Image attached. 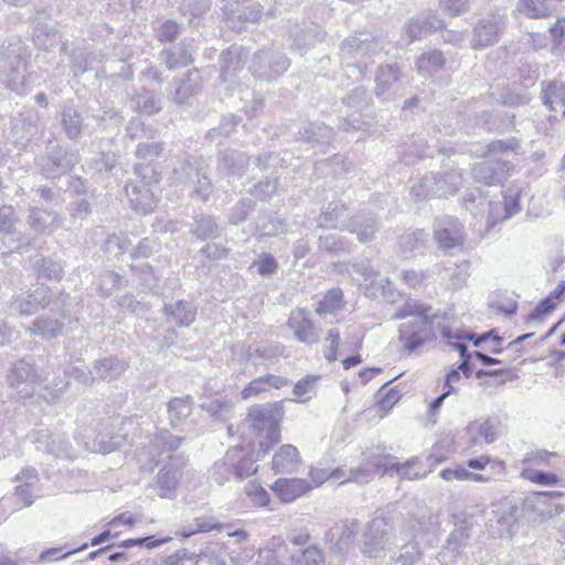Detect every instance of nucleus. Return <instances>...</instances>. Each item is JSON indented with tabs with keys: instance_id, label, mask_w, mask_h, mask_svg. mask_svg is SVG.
<instances>
[{
	"instance_id": "52",
	"label": "nucleus",
	"mask_w": 565,
	"mask_h": 565,
	"mask_svg": "<svg viewBox=\"0 0 565 565\" xmlns=\"http://www.w3.org/2000/svg\"><path fill=\"white\" fill-rule=\"evenodd\" d=\"M445 64L443 53L439 51H430L420 55L417 61V70L422 75L430 76L437 73Z\"/></svg>"
},
{
	"instance_id": "18",
	"label": "nucleus",
	"mask_w": 565,
	"mask_h": 565,
	"mask_svg": "<svg viewBox=\"0 0 565 565\" xmlns=\"http://www.w3.org/2000/svg\"><path fill=\"white\" fill-rule=\"evenodd\" d=\"M295 339L306 345H313L320 341L321 329L311 320L310 313L305 308L294 309L287 321Z\"/></svg>"
},
{
	"instance_id": "10",
	"label": "nucleus",
	"mask_w": 565,
	"mask_h": 565,
	"mask_svg": "<svg viewBox=\"0 0 565 565\" xmlns=\"http://www.w3.org/2000/svg\"><path fill=\"white\" fill-rule=\"evenodd\" d=\"M135 173L141 179V183H127L125 186L126 194L135 211L142 214L150 213L157 204L156 196L150 188L154 179V170L149 166L143 167L141 163H137Z\"/></svg>"
},
{
	"instance_id": "46",
	"label": "nucleus",
	"mask_w": 565,
	"mask_h": 565,
	"mask_svg": "<svg viewBox=\"0 0 565 565\" xmlns=\"http://www.w3.org/2000/svg\"><path fill=\"white\" fill-rule=\"evenodd\" d=\"M358 527L359 522L355 519L343 521L338 540L331 546V550L340 554L347 553L355 541Z\"/></svg>"
},
{
	"instance_id": "6",
	"label": "nucleus",
	"mask_w": 565,
	"mask_h": 565,
	"mask_svg": "<svg viewBox=\"0 0 565 565\" xmlns=\"http://www.w3.org/2000/svg\"><path fill=\"white\" fill-rule=\"evenodd\" d=\"M173 178L191 189L192 199L206 202L213 192V184L203 171L202 161L199 158L190 156L181 161L173 169Z\"/></svg>"
},
{
	"instance_id": "43",
	"label": "nucleus",
	"mask_w": 565,
	"mask_h": 565,
	"mask_svg": "<svg viewBox=\"0 0 565 565\" xmlns=\"http://www.w3.org/2000/svg\"><path fill=\"white\" fill-rule=\"evenodd\" d=\"M280 354L281 350L279 345L269 342H260L248 352V361L254 365L268 366L276 363Z\"/></svg>"
},
{
	"instance_id": "64",
	"label": "nucleus",
	"mask_w": 565,
	"mask_h": 565,
	"mask_svg": "<svg viewBox=\"0 0 565 565\" xmlns=\"http://www.w3.org/2000/svg\"><path fill=\"white\" fill-rule=\"evenodd\" d=\"M342 290L340 288H333L329 290L324 297L318 302L316 312L319 315L333 312L341 307Z\"/></svg>"
},
{
	"instance_id": "58",
	"label": "nucleus",
	"mask_w": 565,
	"mask_h": 565,
	"mask_svg": "<svg viewBox=\"0 0 565 565\" xmlns=\"http://www.w3.org/2000/svg\"><path fill=\"white\" fill-rule=\"evenodd\" d=\"M130 270L141 284L149 288L154 289L160 280V276L156 273L153 267L148 263L131 265Z\"/></svg>"
},
{
	"instance_id": "13",
	"label": "nucleus",
	"mask_w": 565,
	"mask_h": 565,
	"mask_svg": "<svg viewBox=\"0 0 565 565\" xmlns=\"http://www.w3.org/2000/svg\"><path fill=\"white\" fill-rule=\"evenodd\" d=\"M42 381L41 375L36 372L34 364L21 359L14 362L8 372L7 383L15 390L21 398L31 397L33 395V386Z\"/></svg>"
},
{
	"instance_id": "36",
	"label": "nucleus",
	"mask_w": 565,
	"mask_h": 565,
	"mask_svg": "<svg viewBox=\"0 0 565 565\" xmlns=\"http://www.w3.org/2000/svg\"><path fill=\"white\" fill-rule=\"evenodd\" d=\"M438 525L437 516L424 513L419 518H409L404 521L401 533L406 537H416L434 531Z\"/></svg>"
},
{
	"instance_id": "23",
	"label": "nucleus",
	"mask_w": 565,
	"mask_h": 565,
	"mask_svg": "<svg viewBox=\"0 0 565 565\" xmlns=\"http://www.w3.org/2000/svg\"><path fill=\"white\" fill-rule=\"evenodd\" d=\"M444 21L436 12L428 11L412 18L403 29V39L412 43L422 39L427 33L443 29Z\"/></svg>"
},
{
	"instance_id": "19",
	"label": "nucleus",
	"mask_w": 565,
	"mask_h": 565,
	"mask_svg": "<svg viewBox=\"0 0 565 565\" xmlns=\"http://www.w3.org/2000/svg\"><path fill=\"white\" fill-rule=\"evenodd\" d=\"M512 164L502 159L483 160L471 167V175L476 182L484 185L502 183L509 175Z\"/></svg>"
},
{
	"instance_id": "31",
	"label": "nucleus",
	"mask_w": 565,
	"mask_h": 565,
	"mask_svg": "<svg viewBox=\"0 0 565 565\" xmlns=\"http://www.w3.org/2000/svg\"><path fill=\"white\" fill-rule=\"evenodd\" d=\"M13 480L20 482L14 488V497L22 502V507H31L34 502L33 487L39 482L36 469L31 467L23 468Z\"/></svg>"
},
{
	"instance_id": "28",
	"label": "nucleus",
	"mask_w": 565,
	"mask_h": 565,
	"mask_svg": "<svg viewBox=\"0 0 565 565\" xmlns=\"http://www.w3.org/2000/svg\"><path fill=\"white\" fill-rule=\"evenodd\" d=\"M129 363L117 355H107L96 360L93 370L100 381L110 382L119 379L128 369Z\"/></svg>"
},
{
	"instance_id": "62",
	"label": "nucleus",
	"mask_w": 565,
	"mask_h": 565,
	"mask_svg": "<svg viewBox=\"0 0 565 565\" xmlns=\"http://www.w3.org/2000/svg\"><path fill=\"white\" fill-rule=\"evenodd\" d=\"M255 205L256 204L252 199H241L231 209L228 214V222L233 225L243 223L247 218L248 214L255 209Z\"/></svg>"
},
{
	"instance_id": "60",
	"label": "nucleus",
	"mask_w": 565,
	"mask_h": 565,
	"mask_svg": "<svg viewBox=\"0 0 565 565\" xmlns=\"http://www.w3.org/2000/svg\"><path fill=\"white\" fill-rule=\"evenodd\" d=\"M279 191L278 178H266L258 181L250 190L249 193L260 201H268L271 196Z\"/></svg>"
},
{
	"instance_id": "40",
	"label": "nucleus",
	"mask_w": 565,
	"mask_h": 565,
	"mask_svg": "<svg viewBox=\"0 0 565 565\" xmlns=\"http://www.w3.org/2000/svg\"><path fill=\"white\" fill-rule=\"evenodd\" d=\"M61 126L71 140L78 139L85 127L82 114L73 107H64L61 111Z\"/></svg>"
},
{
	"instance_id": "20",
	"label": "nucleus",
	"mask_w": 565,
	"mask_h": 565,
	"mask_svg": "<svg viewBox=\"0 0 565 565\" xmlns=\"http://www.w3.org/2000/svg\"><path fill=\"white\" fill-rule=\"evenodd\" d=\"M380 228V221L374 213L361 210L341 225V231L356 235L360 243L365 244L375 239Z\"/></svg>"
},
{
	"instance_id": "47",
	"label": "nucleus",
	"mask_w": 565,
	"mask_h": 565,
	"mask_svg": "<svg viewBox=\"0 0 565 565\" xmlns=\"http://www.w3.org/2000/svg\"><path fill=\"white\" fill-rule=\"evenodd\" d=\"M467 433L471 435L473 444H477L478 438H482L489 445L498 438L497 427L490 419L470 423L467 427Z\"/></svg>"
},
{
	"instance_id": "56",
	"label": "nucleus",
	"mask_w": 565,
	"mask_h": 565,
	"mask_svg": "<svg viewBox=\"0 0 565 565\" xmlns=\"http://www.w3.org/2000/svg\"><path fill=\"white\" fill-rule=\"evenodd\" d=\"M435 174H425L412 185L411 193L416 200H428L430 198L437 196V193H435Z\"/></svg>"
},
{
	"instance_id": "1",
	"label": "nucleus",
	"mask_w": 565,
	"mask_h": 565,
	"mask_svg": "<svg viewBox=\"0 0 565 565\" xmlns=\"http://www.w3.org/2000/svg\"><path fill=\"white\" fill-rule=\"evenodd\" d=\"M412 319L398 327V343L404 355H413L436 338L435 324L440 318L431 306L415 299H408L393 315V319Z\"/></svg>"
},
{
	"instance_id": "5",
	"label": "nucleus",
	"mask_w": 565,
	"mask_h": 565,
	"mask_svg": "<svg viewBox=\"0 0 565 565\" xmlns=\"http://www.w3.org/2000/svg\"><path fill=\"white\" fill-rule=\"evenodd\" d=\"M258 458L247 454L243 448L234 447L226 451L223 459L216 461L212 469V479L220 486L232 478L242 481L258 470Z\"/></svg>"
},
{
	"instance_id": "39",
	"label": "nucleus",
	"mask_w": 565,
	"mask_h": 565,
	"mask_svg": "<svg viewBox=\"0 0 565 565\" xmlns=\"http://www.w3.org/2000/svg\"><path fill=\"white\" fill-rule=\"evenodd\" d=\"M193 398L190 395L173 397L167 404L169 420L173 428L181 426L185 418L192 414Z\"/></svg>"
},
{
	"instance_id": "27",
	"label": "nucleus",
	"mask_w": 565,
	"mask_h": 565,
	"mask_svg": "<svg viewBox=\"0 0 565 565\" xmlns=\"http://www.w3.org/2000/svg\"><path fill=\"white\" fill-rule=\"evenodd\" d=\"M248 51L243 46L232 45L220 56L221 74L223 82L228 81L236 72L241 71L247 60Z\"/></svg>"
},
{
	"instance_id": "15",
	"label": "nucleus",
	"mask_w": 565,
	"mask_h": 565,
	"mask_svg": "<svg viewBox=\"0 0 565 565\" xmlns=\"http://www.w3.org/2000/svg\"><path fill=\"white\" fill-rule=\"evenodd\" d=\"M507 21V15L499 12L480 19L473 28L472 49L479 50L495 44L502 35Z\"/></svg>"
},
{
	"instance_id": "63",
	"label": "nucleus",
	"mask_w": 565,
	"mask_h": 565,
	"mask_svg": "<svg viewBox=\"0 0 565 565\" xmlns=\"http://www.w3.org/2000/svg\"><path fill=\"white\" fill-rule=\"evenodd\" d=\"M130 244V239L126 235L111 234L106 238L104 243V248L105 252L108 253L109 255L119 257L129 249Z\"/></svg>"
},
{
	"instance_id": "17",
	"label": "nucleus",
	"mask_w": 565,
	"mask_h": 565,
	"mask_svg": "<svg viewBox=\"0 0 565 565\" xmlns=\"http://www.w3.org/2000/svg\"><path fill=\"white\" fill-rule=\"evenodd\" d=\"M434 239L439 248L449 250L463 244V225L451 215H443L435 221Z\"/></svg>"
},
{
	"instance_id": "24",
	"label": "nucleus",
	"mask_w": 565,
	"mask_h": 565,
	"mask_svg": "<svg viewBox=\"0 0 565 565\" xmlns=\"http://www.w3.org/2000/svg\"><path fill=\"white\" fill-rule=\"evenodd\" d=\"M202 76L198 68L188 72L186 76L180 81H175V88L170 93L171 100L179 105H188L190 98L198 95L202 89Z\"/></svg>"
},
{
	"instance_id": "35",
	"label": "nucleus",
	"mask_w": 565,
	"mask_h": 565,
	"mask_svg": "<svg viewBox=\"0 0 565 565\" xmlns=\"http://www.w3.org/2000/svg\"><path fill=\"white\" fill-rule=\"evenodd\" d=\"M64 328V322L49 316H41L34 319L26 328L25 331L31 335L41 337L44 340L57 338Z\"/></svg>"
},
{
	"instance_id": "53",
	"label": "nucleus",
	"mask_w": 565,
	"mask_h": 565,
	"mask_svg": "<svg viewBox=\"0 0 565 565\" xmlns=\"http://www.w3.org/2000/svg\"><path fill=\"white\" fill-rule=\"evenodd\" d=\"M192 233L199 239L216 238L221 235V228L213 216H200L195 220Z\"/></svg>"
},
{
	"instance_id": "44",
	"label": "nucleus",
	"mask_w": 565,
	"mask_h": 565,
	"mask_svg": "<svg viewBox=\"0 0 565 565\" xmlns=\"http://www.w3.org/2000/svg\"><path fill=\"white\" fill-rule=\"evenodd\" d=\"M29 223L35 232L45 233L58 227L61 221L57 214L53 212L32 207L29 214Z\"/></svg>"
},
{
	"instance_id": "45",
	"label": "nucleus",
	"mask_w": 565,
	"mask_h": 565,
	"mask_svg": "<svg viewBox=\"0 0 565 565\" xmlns=\"http://www.w3.org/2000/svg\"><path fill=\"white\" fill-rule=\"evenodd\" d=\"M493 514L494 521L498 525L499 534L511 535L518 520V507L514 504L501 505L495 511H493Z\"/></svg>"
},
{
	"instance_id": "11",
	"label": "nucleus",
	"mask_w": 565,
	"mask_h": 565,
	"mask_svg": "<svg viewBox=\"0 0 565 565\" xmlns=\"http://www.w3.org/2000/svg\"><path fill=\"white\" fill-rule=\"evenodd\" d=\"M290 66V60L281 52L264 49L256 52L249 65L252 74L263 81H274Z\"/></svg>"
},
{
	"instance_id": "54",
	"label": "nucleus",
	"mask_w": 565,
	"mask_h": 565,
	"mask_svg": "<svg viewBox=\"0 0 565 565\" xmlns=\"http://www.w3.org/2000/svg\"><path fill=\"white\" fill-rule=\"evenodd\" d=\"M422 556L423 552L419 544L409 540L401 546L398 554L394 555L392 558L395 565H414L422 559Z\"/></svg>"
},
{
	"instance_id": "26",
	"label": "nucleus",
	"mask_w": 565,
	"mask_h": 565,
	"mask_svg": "<svg viewBox=\"0 0 565 565\" xmlns=\"http://www.w3.org/2000/svg\"><path fill=\"white\" fill-rule=\"evenodd\" d=\"M271 490L282 502H292L312 490V486L301 478H280L274 482Z\"/></svg>"
},
{
	"instance_id": "32",
	"label": "nucleus",
	"mask_w": 565,
	"mask_h": 565,
	"mask_svg": "<svg viewBox=\"0 0 565 565\" xmlns=\"http://www.w3.org/2000/svg\"><path fill=\"white\" fill-rule=\"evenodd\" d=\"M300 465V455L294 445H282L274 455L271 468L275 473H292Z\"/></svg>"
},
{
	"instance_id": "29",
	"label": "nucleus",
	"mask_w": 565,
	"mask_h": 565,
	"mask_svg": "<svg viewBox=\"0 0 565 565\" xmlns=\"http://www.w3.org/2000/svg\"><path fill=\"white\" fill-rule=\"evenodd\" d=\"M333 139V131L323 122H306L298 132L297 140L311 145L312 148L329 145Z\"/></svg>"
},
{
	"instance_id": "57",
	"label": "nucleus",
	"mask_w": 565,
	"mask_h": 565,
	"mask_svg": "<svg viewBox=\"0 0 565 565\" xmlns=\"http://www.w3.org/2000/svg\"><path fill=\"white\" fill-rule=\"evenodd\" d=\"M318 245L320 250L333 255L349 253L350 250L349 243L342 237L334 234L320 236L318 239Z\"/></svg>"
},
{
	"instance_id": "37",
	"label": "nucleus",
	"mask_w": 565,
	"mask_h": 565,
	"mask_svg": "<svg viewBox=\"0 0 565 565\" xmlns=\"http://www.w3.org/2000/svg\"><path fill=\"white\" fill-rule=\"evenodd\" d=\"M163 313L180 327H189L195 319L196 308L189 301L164 303Z\"/></svg>"
},
{
	"instance_id": "4",
	"label": "nucleus",
	"mask_w": 565,
	"mask_h": 565,
	"mask_svg": "<svg viewBox=\"0 0 565 565\" xmlns=\"http://www.w3.org/2000/svg\"><path fill=\"white\" fill-rule=\"evenodd\" d=\"M284 416L281 403H266L249 408L246 422L260 437L259 452L266 455L280 440L279 424Z\"/></svg>"
},
{
	"instance_id": "41",
	"label": "nucleus",
	"mask_w": 565,
	"mask_h": 565,
	"mask_svg": "<svg viewBox=\"0 0 565 565\" xmlns=\"http://www.w3.org/2000/svg\"><path fill=\"white\" fill-rule=\"evenodd\" d=\"M434 174L436 180L435 193H437L438 198L456 194L462 184V175L457 170Z\"/></svg>"
},
{
	"instance_id": "25",
	"label": "nucleus",
	"mask_w": 565,
	"mask_h": 565,
	"mask_svg": "<svg viewBox=\"0 0 565 565\" xmlns=\"http://www.w3.org/2000/svg\"><path fill=\"white\" fill-rule=\"evenodd\" d=\"M249 162L250 157L241 150L225 149L217 152V170L228 175L242 177Z\"/></svg>"
},
{
	"instance_id": "3",
	"label": "nucleus",
	"mask_w": 565,
	"mask_h": 565,
	"mask_svg": "<svg viewBox=\"0 0 565 565\" xmlns=\"http://www.w3.org/2000/svg\"><path fill=\"white\" fill-rule=\"evenodd\" d=\"M31 53L19 36H10L0 47V61L3 63L2 83L6 88L18 95L28 90L26 68Z\"/></svg>"
},
{
	"instance_id": "22",
	"label": "nucleus",
	"mask_w": 565,
	"mask_h": 565,
	"mask_svg": "<svg viewBox=\"0 0 565 565\" xmlns=\"http://www.w3.org/2000/svg\"><path fill=\"white\" fill-rule=\"evenodd\" d=\"M50 302L51 290L40 287L32 292L13 296L10 301V309L21 316H31Z\"/></svg>"
},
{
	"instance_id": "49",
	"label": "nucleus",
	"mask_w": 565,
	"mask_h": 565,
	"mask_svg": "<svg viewBox=\"0 0 565 565\" xmlns=\"http://www.w3.org/2000/svg\"><path fill=\"white\" fill-rule=\"evenodd\" d=\"M518 10L529 18H545L552 14L554 6L548 0H519Z\"/></svg>"
},
{
	"instance_id": "16",
	"label": "nucleus",
	"mask_w": 565,
	"mask_h": 565,
	"mask_svg": "<svg viewBox=\"0 0 565 565\" xmlns=\"http://www.w3.org/2000/svg\"><path fill=\"white\" fill-rule=\"evenodd\" d=\"M15 210L11 205H0V241L4 253L21 252L29 246V241L17 230L18 222Z\"/></svg>"
},
{
	"instance_id": "14",
	"label": "nucleus",
	"mask_w": 565,
	"mask_h": 565,
	"mask_svg": "<svg viewBox=\"0 0 565 565\" xmlns=\"http://www.w3.org/2000/svg\"><path fill=\"white\" fill-rule=\"evenodd\" d=\"M184 465L185 462L182 457L170 456L169 461L159 470L150 488L160 498L172 499L175 497Z\"/></svg>"
},
{
	"instance_id": "59",
	"label": "nucleus",
	"mask_w": 565,
	"mask_h": 565,
	"mask_svg": "<svg viewBox=\"0 0 565 565\" xmlns=\"http://www.w3.org/2000/svg\"><path fill=\"white\" fill-rule=\"evenodd\" d=\"M521 477L541 486L552 487L559 483V478L556 473L550 471H542L524 467L521 471Z\"/></svg>"
},
{
	"instance_id": "30",
	"label": "nucleus",
	"mask_w": 565,
	"mask_h": 565,
	"mask_svg": "<svg viewBox=\"0 0 565 565\" xmlns=\"http://www.w3.org/2000/svg\"><path fill=\"white\" fill-rule=\"evenodd\" d=\"M401 77L402 73L397 65H381L375 76V95L384 99L391 98Z\"/></svg>"
},
{
	"instance_id": "34",
	"label": "nucleus",
	"mask_w": 565,
	"mask_h": 565,
	"mask_svg": "<svg viewBox=\"0 0 565 565\" xmlns=\"http://www.w3.org/2000/svg\"><path fill=\"white\" fill-rule=\"evenodd\" d=\"M543 104L554 113L556 118L565 116V85L562 83L551 82L546 84L541 93Z\"/></svg>"
},
{
	"instance_id": "51",
	"label": "nucleus",
	"mask_w": 565,
	"mask_h": 565,
	"mask_svg": "<svg viewBox=\"0 0 565 565\" xmlns=\"http://www.w3.org/2000/svg\"><path fill=\"white\" fill-rule=\"evenodd\" d=\"M345 271L356 279L360 287H363L373 278L379 277V271L373 268L369 260L351 263L345 265Z\"/></svg>"
},
{
	"instance_id": "48",
	"label": "nucleus",
	"mask_w": 565,
	"mask_h": 565,
	"mask_svg": "<svg viewBox=\"0 0 565 565\" xmlns=\"http://www.w3.org/2000/svg\"><path fill=\"white\" fill-rule=\"evenodd\" d=\"M223 527L222 523L215 521L214 518L201 516L194 519L192 523L175 532L177 536L186 539L196 533H205L213 530H221Z\"/></svg>"
},
{
	"instance_id": "61",
	"label": "nucleus",
	"mask_w": 565,
	"mask_h": 565,
	"mask_svg": "<svg viewBox=\"0 0 565 565\" xmlns=\"http://www.w3.org/2000/svg\"><path fill=\"white\" fill-rule=\"evenodd\" d=\"M161 248V244L158 238L143 237L138 244L131 249L130 257L137 258H149L153 254L158 253Z\"/></svg>"
},
{
	"instance_id": "33",
	"label": "nucleus",
	"mask_w": 565,
	"mask_h": 565,
	"mask_svg": "<svg viewBox=\"0 0 565 565\" xmlns=\"http://www.w3.org/2000/svg\"><path fill=\"white\" fill-rule=\"evenodd\" d=\"M160 58L170 71L186 67L193 62L192 53L185 41L163 49L160 52Z\"/></svg>"
},
{
	"instance_id": "42",
	"label": "nucleus",
	"mask_w": 565,
	"mask_h": 565,
	"mask_svg": "<svg viewBox=\"0 0 565 565\" xmlns=\"http://www.w3.org/2000/svg\"><path fill=\"white\" fill-rule=\"evenodd\" d=\"M348 211L347 205L341 201H332L322 211L318 218V225L322 228H340L343 222L345 213Z\"/></svg>"
},
{
	"instance_id": "7",
	"label": "nucleus",
	"mask_w": 565,
	"mask_h": 565,
	"mask_svg": "<svg viewBox=\"0 0 565 565\" xmlns=\"http://www.w3.org/2000/svg\"><path fill=\"white\" fill-rule=\"evenodd\" d=\"M126 134L131 140L138 141L135 156L141 161L151 163L164 151V142L160 140L159 130L139 119H131L128 122Z\"/></svg>"
},
{
	"instance_id": "55",
	"label": "nucleus",
	"mask_w": 565,
	"mask_h": 565,
	"mask_svg": "<svg viewBox=\"0 0 565 565\" xmlns=\"http://www.w3.org/2000/svg\"><path fill=\"white\" fill-rule=\"evenodd\" d=\"M291 565H324L322 550L316 545L308 546L290 556Z\"/></svg>"
},
{
	"instance_id": "2",
	"label": "nucleus",
	"mask_w": 565,
	"mask_h": 565,
	"mask_svg": "<svg viewBox=\"0 0 565 565\" xmlns=\"http://www.w3.org/2000/svg\"><path fill=\"white\" fill-rule=\"evenodd\" d=\"M384 49L382 40L367 33L353 34L340 43L341 63L348 76L362 81Z\"/></svg>"
},
{
	"instance_id": "50",
	"label": "nucleus",
	"mask_w": 565,
	"mask_h": 565,
	"mask_svg": "<svg viewBox=\"0 0 565 565\" xmlns=\"http://www.w3.org/2000/svg\"><path fill=\"white\" fill-rule=\"evenodd\" d=\"M428 234L425 230H416L405 233L399 237V247L404 253H423L426 246Z\"/></svg>"
},
{
	"instance_id": "12",
	"label": "nucleus",
	"mask_w": 565,
	"mask_h": 565,
	"mask_svg": "<svg viewBox=\"0 0 565 565\" xmlns=\"http://www.w3.org/2000/svg\"><path fill=\"white\" fill-rule=\"evenodd\" d=\"M390 540V524L385 518H374L362 533L361 552L367 557H380L385 554Z\"/></svg>"
},
{
	"instance_id": "9",
	"label": "nucleus",
	"mask_w": 565,
	"mask_h": 565,
	"mask_svg": "<svg viewBox=\"0 0 565 565\" xmlns=\"http://www.w3.org/2000/svg\"><path fill=\"white\" fill-rule=\"evenodd\" d=\"M475 526L473 518L463 516L455 522L445 544L437 554V561L441 565H455L469 545L471 533Z\"/></svg>"
},
{
	"instance_id": "38",
	"label": "nucleus",
	"mask_w": 565,
	"mask_h": 565,
	"mask_svg": "<svg viewBox=\"0 0 565 565\" xmlns=\"http://www.w3.org/2000/svg\"><path fill=\"white\" fill-rule=\"evenodd\" d=\"M130 107L132 110L145 114V115H153L159 113L162 108L161 98L157 96L154 93L141 88L137 90L135 95L130 99Z\"/></svg>"
},
{
	"instance_id": "21",
	"label": "nucleus",
	"mask_w": 565,
	"mask_h": 565,
	"mask_svg": "<svg viewBox=\"0 0 565 565\" xmlns=\"http://www.w3.org/2000/svg\"><path fill=\"white\" fill-rule=\"evenodd\" d=\"M289 38L291 40L290 47L303 55L317 43L322 42L326 33L320 25L303 22L302 24L295 23L291 25Z\"/></svg>"
},
{
	"instance_id": "8",
	"label": "nucleus",
	"mask_w": 565,
	"mask_h": 565,
	"mask_svg": "<svg viewBox=\"0 0 565 565\" xmlns=\"http://www.w3.org/2000/svg\"><path fill=\"white\" fill-rule=\"evenodd\" d=\"M78 162L79 154L77 151L52 141L47 143L45 153L35 161L41 173L47 179L60 178L68 173Z\"/></svg>"
}]
</instances>
